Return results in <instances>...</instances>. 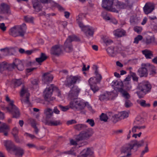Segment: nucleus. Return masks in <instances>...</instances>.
Instances as JSON below:
<instances>
[{
  "label": "nucleus",
  "mask_w": 157,
  "mask_h": 157,
  "mask_svg": "<svg viewBox=\"0 0 157 157\" xmlns=\"http://www.w3.org/2000/svg\"><path fill=\"white\" fill-rule=\"evenodd\" d=\"M144 143L143 140L139 141L136 140H132L122 147L121 149V152L122 153H126V156L129 157L132 154V151L136 152L138 147L143 146Z\"/></svg>",
  "instance_id": "f257e3e1"
},
{
  "label": "nucleus",
  "mask_w": 157,
  "mask_h": 157,
  "mask_svg": "<svg viewBox=\"0 0 157 157\" xmlns=\"http://www.w3.org/2000/svg\"><path fill=\"white\" fill-rule=\"evenodd\" d=\"M26 27L25 24L15 26L11 28L9 30V34L14 37H23L26 33Z\"/></svg>",
  "instance_id": "f03ea898"
},
{
  "label": "nucleus",
  "mask_w": 157,
  "mask_h": 157,
  "mask_svg": "<svg viewBox=\"0 0 157 157\" xmlns=\"http://www.w3.org/2000/svg\"><path fill=\"white\" fill-rule=\"evenodd\" d=\"M151 86L148 81H144L138 84L136 89L139 91H137L136 93L140 98H143V95L140 94V92L146 94L151 91Z\"/></svg>",
  "instance_id": "7ed1b4c3"
},
{
  "label": "nucleus",
  "mask_w": 157,
  "mask_h": 157,
  "mask_svg": "<svg viewBox=\"0 0 157 157\" xmlns=\"http://www.w3.org/2000/svg\"><path fill=\"white\" fill-rule=\"evenodd\" d=\"M152 72V74L155 73V67L150 63H142L141 67L139 68L137 71L138 75L140 77H147L148 75L147 71Z\"/></svg>",
  "instance_id": "20e7f679"
},
{
  "label": "nucleus",
  "mask_w": 157,
  "mask_h": 157,
  "mask_svg": "<svg viewBox=\"0 0 157 157\" xmlns=\"http://www.w3.org/2000/svg\"><path fill=\"white\" fill-rule=\"evenodd\" d=\"M6 100L9 102V105L6 108L7 110L12 114L13 117L17 118L19 117L20 113L18 108L13 104V101H11L8 95L6 96Z\"/></svg>",
  "instance_id": "39448f33"
},
{
  "label": "nucleus",
  "mask_w": 157,
  "mask_h": 157,
  "mask_svg": "<svg viewBox=\"0 0 157 157\" xmlns=\"http://www.w3.org/2000/svg\"><path fill=\"white\" fill-rule=\"evenodd\" d=\"M71 101L69 104L70 108L73 109L81 110L84 109L85 105L84 102L77 98H71Z\"/></svg>",
  "instance_id": "423d86ee"
},
{
  "label": "nucleus",
  "mask_w": 157,
  "mask_h": 157,
  "mask_svg": "<svg viewBox=\"0 0 157 157\" xmlns=\"http://www.w3.org/2000/svg\"><path fill=\"white\" fill-rule=\"evenodd\" d=\"M56 91L58 96L61 95V92L58 88L53 84L51 85L48 88H46L44 92V98L46 99L49 98L51 96L53 91Z\"/></svg>",
  "instance_id": "0eeeda50"
},
{
  "label": "nucleus",
  "mask_w": 157,
  "mask_h": 157,
  "mask_svg": "<svg viewBox=\"0 0 157 157\" xmlns=\"http://www.w3.org/2000/svg\"><path fill=\"white\" fill-rule=\"evenodd\" d=\"M93 133V129L91 128H88L87 129L82 132L77 137L76 141H79L83 140H87L91 136Z\"/></svg>",
  "instance_id": "6e6552de"
},
{
  "label": "nucleus",
  "mask_w": 157,
  "mask_h": 157,
  "mask_svg": "<svg viewBox=\"0 0 157 157\" xmlns=\"http://www.w3.org/2000/svg\"><path fill=\"white\" fill-rule=\"evenodd\" d=\"M20 95L22 97L21 101L22 104H28L29 103V97L30 94L28 89L24 86H23L21 90Z\"/></svg>",
  "instance_id": "1a4fd4ad"
},
{
  "label": "nucleus",
  "mask_w": 157,
  "mask_h": 157,
  "mask_svg": "<svg viewBox=\"0 0 157 157\" xmlns=\"http://www.w3.org/2000/svg\"><path fill=\"white\" fill-rule=\"evenodd\" d=\"M79 41V38L75 36H69L67 39L64 44L65 49L68 50L70 52L72 50V47L71 42L72 41Z\"/></svg>",
  "instance_id": "9d476101"
},
{
  "label": "nucleus",
  "mask_w": 157,
  "mask_h": 157,
  "mask_svg": "<svg viewBox=\"0 0 157 157\" xmlns=\"http://www.w3.org/2000/svg\"><path fill=\"white\" fill-rule=\"evenodd\" d=\"M113 0H102V6L108 10L118 13L117 10L113 7Z\"/></svg>",
  "instance_id": "9b49d317"
},
{
  "label": "nucleus",
  "mask_w": 157,
  "mask_h": 157,
  "mask_svg": "<svg viewBox=\"0 0 157 157\" xmlns=\"http://www.w3.org/2000/svg\"><path fill=\"white\" fill-rule=\"evenodd\" d=\"M79 81L80 78L78 77L71 76L67 78L65 81V84L66 86L70 87L76 83V82H79Z\"/></svg>",
  "instance_id": "f8f14e48"
},
{
  "label": "nucleus",
  "mask_w": 157,
  "mask_h": 157,
  "mask_svg": "<svg viewBox=\"0 0 157 157\" xmlns=\"http://www.w3.org/2000/svg\"><path fill=\"white\" fill-rule=\"evenodd\" d=\"M81 91L80 89L76 86H73L68 94V97L70 98H77Z\"/></svg>",
  "instance_id": "ddd939ff"
},
{
  "label": "nucleus",
  "mask_w": 157,
  "mask_h": 157,
  "mask_svg": "<svg viewBox=\"0 0 157 157\" xmlns=\"http://www.w3.org/2000/svg\"><path fill=\"white\" fill-rule=\"evenodd\" d=\"M155 6L152 3L148 2L145 4L143 7V10L146 14L151 13L154 10Z\"/></svg>",
  "instance_id": "4468645a"
},
{
  "label": "nucleus",
  "mask_w": 157,
  "mask_h": 157,
  "mask_svg": "<svg viewBox=\"0 0 157 157\" xmlns=\"http://www.w3.org/2000/svg\"><path fill=\"white\" fill-rule=\"evenodd\" d=\"M4 146L6 147L7 150L10 152L11 151H15L16 147L13 143L10 140H5L3 142Z\"/></svg>",
  "instance_id": "2eb2a0df"
},
{
  "label": "nucleus",
  "mask_w": 157,
  "mask_h": 157,
  "mask_svg": "<svg viewBox=\"0 0 157 157\" xmlns=\"http://www.w3.org/2000/svg\"><path fill=\"white\" fill-rule=\"evenodd\" d=\"M82 30L84 32L85 34L88 37L92 36L94 33V29L90 26L84 25L82 28Z\"/></svg>",
  "instance_id": "dca6fc26"
},
{
  "label": "nucleus",
  "mask_w": 157,
  "mask_h": 157,
  "mask_svg": "<svg viewBox=\"0 0 157 157\" xmlns=\"http://www.w3.org/2000/svg\"><path fill=\"white\" fill-rule=\"evenodd\" d=\"M88 82L90 85L91 89L94 93L99 90V87L96 85L97 82H95L94 77L91 78L89 80Z\"/></svg>",
  "instance_id": "f3484780"
},
{
  "label": "nucleus",
  "mask_w": 157,
  "mask_h": 157,
  "mask_svg": "<svg viewBox=\"0 0 157 157\" xmlns=\"http://www.w3.org/2000/svg\"><path fill=\"white\" fill-rule=\"evenodd\" d=\"M51 53L56 56H59L62 53V48L59 45H56L53 46L51 49Z\"/></svg>",
  "instance_id": "a211bd4d"
},
{
  "label": "nucleus",
  "mask_w": 157,
  "mask_h": 157,
  "mask_svg": "<svg viewBox=\"0 0 157 157\" xmlns=\"http://www.w3.org/2000/svg\"><path fill=\"white\" fill-rule=\"evenodd\" d=\"M52 75L49 73L44 74L43 76L42 80L45 84H48L51 82L53 79Z\"/></svg>",
  "instance_id": "6ab92c4d"
},
{
  "label": "nucleus",
  "mask_w": 157,
  "mask_h": 157,
  "mask_svg": "<svg viewBox=\"0 0 157 157\" xmlns=\"http://www.w3.org/2000/svg\"><path fill=\"white\" fill-rule=\"evenodd\" d=\"M93 154V152L90 148L84 149L80 153L78 157H88L92 155Z\"/></svg>",
  "instance_id": "aec40b11"
},
{
  "label": "nucleus",
  "mask_w": 157,
  "mask_h": 157,
  "mask_svg": "<svg viewBox=\"0 0 157 157\" xmlns=\"http://www.w3.org/2000/svg\"><path fill=\"white\" fill-rule=\"evenodd\" d=\"M1 13L8 15L11 14L10 6L6 4L2 3L1 4Z\"/></svg>",
  "instance_id": "412c9836"
},
{
  "label": "nucleus",
  "mask_w": 157,
  "mask_h": 157,
  "mask_svg": "<svg viewBox=\"0 0 157 157\" xmlns=\"http://www.w3.org/2000/svg\"><path fill=\"white\" fill-rule=\"evenodd\" d=\"M61 124L60 121L55 120H47L45 124L50 126H56Z\"/></svg>",
  "instance_id": "4be33fe9"
},
{
  "label": "nucleus",
  "mask_w": 157,
  "mask_h": 157,
  "mask_svg": "<svg viewBox=\"0 0 157 157\" xmlns=\"http://www.w3.org/2000/svg\"><path fill=\"white\" fill-rule=\"evenodd\" d=\"M114 35L117 37H121L126 35V32L123 29H119L113 32Z\"/></svg>",
  "instance_id": "5701e85b"
},
{
  "label": "nucleus",
  "mask_w": 157,
  "mask_h": 157,
  "mask_svg": "<svg viewBox=\"0 0 157 157\" xmlns=\"http://www.w3.org/2000/svg\"><path fill=\"white\" fill-rule=\"evenodd\" d=\"M106 51L109 56L111 57H114L117 54L116 48L113 46L108 47L106 49Z\"/></svg>",
  "instance_id": "b1692460"
},
{
  "label": "nucleus",
  "mask_w": 157,
  "mask_h": 157,
  "mask_svg": "<svg viewBox=\"0 0 157 157\" xmlns=\"http://www.w3.org/2000/svg\"><path fill=\"white\" fill-rule=\"evenodd\" d=\"M14 63L15 64L16 68L19 71H22L24 69V66L21 61L18 59L14 61Z\"/></svg>",
  "instance_id": "393cba45"
},
{
  "label": "nucleus",
  "mask_w": 157,
  "mask_h": 157,
  "mask_svg": "<svg viewBox=\"0 0 157 157\" xmlns=\"http://www.w3.org/2000/svg\"><path fill=\"white\" fill-rule=\"evenodd\" d=\"M137 102L141 107L144 108H149L151 106V104L150 103H147L145 100L143 99L137 100Z\"/></svg>",
  "instance_id": "a878e982"
},
{
  "label": "nucleus",
  "mask_w": 157,
  "mask_h": 157,
  "mask_svg": "<svg viewBox=\"0 0 157 157\" xmlns=\"http://www.w3.org/2000/svg\"><path fill=\"white\" fill-rule=\"evenodd\" d=\"M128 116V114L127 112L123 111L118 113L117 115H115V117L120 119H122L125 118L127 117Z\"/></svg>",
  "instance_id": "bb28decb"
},
{
  "label": "nucleus",
  "mask_w": 157,
  "mask_h": 157,
  "mask_svg": "<svg viewBox=\"0 0 157 157\" xmlns=\"http://www.w3.org/2000/svg\"><path fill=\"white\" fill-rule=\"evenodd\" d=\"M14 151H16L15 155L16 157H22L24 154L23 150L20 147H16V149Z\"/></svg>",
  "instance_id": "cd10ccee"
},
{
  "label": "nucleus",
  "mask_w": 157,
  "mask_h": 157,
  "mask_svg": "<svg viewBox=\"0 0 157 157\" xmlns=\"http://www.w3.org/2000/svg\"><path fill=\"white\" fill-rule=\"evenodd\" d=\"M44 114L46 116L47 118H49L53 116V111L52 110L48 108L45 109L44 111Z\"/></svg>",
  "instance_id": "c85d7f7f"
},
{
  "label": "nucleus",
  "mask_w": 157,
  "mask_h": 157,
  "mask_svg": "<svg viewBox=\"0 0 157 157\" xmlns=\"http://www.w3.org/2000/svg\"><path fill=\"white\" fill-rule=\"evenodd\" d=\"M142 53L147 59H151L153 56L152 52L148 50H145L143 51Z\"/></svg>",
  "instance_id": "c756f323"
},
{
  "label": "nucleus",
  "mask_w": 157,
  "mask_h": 157,
  "mask_svg": "<svg viewBox=\"0 0 157 157\" xmlns=\"http://www.w3.org/2000/svg\"><path fill=\"white\" fill-rule=\"evenodd\" d=\"M96 69L95 71V74L96 75V77H94L95 78V82H100L102 79V76L101 75L98 73V67L96 66Z\"/></svg>",
  "instance_id": "7c9ffc66"
},
{
  "label": "nucleus",
  "mask_w": 157,
  "mask_h": 157,
  "mask_svg": "<svg viewBox=\"0 0 157 157\" xmlns=\"http://www.w3.org/2000/svg\"><path fill=\"white\" fill-rule=\"evenodd\" d=\"M47 58V57L45 55L44 53H41L40 57L39 58H36V61L39 63H41Z\"/></svg>",
  "instance_id": "2f4dec72"
},
{
  "label": "nucleus",
  "mask_w": 157,
  "mask_h": 157,
  "mask_svg": "<svg viewBox=\"0 0 157 157\" xmlns=\"http://www.w3.org/2000/svg\"><path fill=\"white\" fill-rule=\"evenodd\" d=\"M35 2H33V7L36 11L38 12L41 9V6L39 5V2L37 0H35Z\"/></svg>",
  "instance_id": "473e14b6"
},
{
  "label": "nucleus",
  "mask_w": 157,
  "mask_h": 157,
  "mask_svg": "<svg viewBox=\"0 0 157 157\" xmlns=\"http://www.w3.org/2000/svg\"><path fill=\"white\" fill-rule=\"evenodd\" d=\"M87 127V126L83 124H78L75 125L74 126V128L78 131L85 129Z\"/></svg>",
  "instance_id": "72a5a7b5"
},
{
  "label": "nucleus",
  "mask_w": 157,
  "mask_h": 157,
  "mask_svg": "<svg viewBox=\"0 0 157 157\" xmlns=\"http://www.w3.org/2000/svg\"><path fill=\"white\" fill-rule=\"evenodd\" d=\"M9 127L8 125L5 123H3L0 126V132L9 131Z\"/></svg>",
  "instance_id": "f704fd0d"
},
{
  "label": "nucleus",
  "mask_w": 157,
  "mask_h": 157,
  "mask_svg": "<svg viewBox=\"0 0 157 157\" xmlns=\"http://www.w3.org/2000/svg\"><path fill=\"white\" fill-rule=\"evenodd\" d=\"M155 38L154 36H151L148 38H147L145 40L144 42L147 44H149L151 43H154L155 42Z\"/></svg>",
  "instance_id": "c9c22d12"
},
{
  "label": "nucleus",
  "mask_w": 157,
  "mask_h": 157,
  "mask_svg": "<svg viewBox=\"0 0 157 157\" xmlns=\"http://www.w3.org/2000/svg\"><path fill=\"white\" fill-rule=\"evenodd\" d=\"M7 63L6 62L0 63V72L7 70Z\"/></svg>",
  "instance_id": "e433bc0d"
},
{
  "label": "nucleus",
  "mask_w": 157,
  "mask_h": 157,
  "mask_svg": "<svg viewBox=\"0 0 157 157\" xmlns=\"http://www.w3.org/2000/svg\"><path fill=\"white\" fill-rule=\"evenodd\" d=\"M144 122V119L140 116H137L134 121L135 123L137 125L141 124Z\"/></svg>",
  "instance_id": "4c0bfd02"
},
{
  "label": "nucleus",
  "mask_w": 157,
  "mask_h": 157,
  "mask_svg": "<svg viewBox=\"0 0 157 157\" xmlns=\"http://www.w3.org/2000/svg\"><path fill=\"white\" fill-rule=\"evenodd\" d=\"M12 83L15 87H17L22 84V81L21 79H13L12 80Z\"/></svg>",
  "instance_id": "58836bf2"
},
{
  "label": "nucleus",
  "mask_w": 157,
  "mask_h": 157,
  "mask_svg": "<svg viewBox=\"0 0 157 157\" xmlns=\"http://www.w3.org/2000/svg\"><path fill=\"white\" fill-rule=\"evenodd\" d=\"M125 6H124V3L119 2L118 1L116 4V6L117 9H121L125 8Z\"/></svg>",
  "instance_id": "ea45409f"
},
{
  "label": "nucleus",
  "mask_w": 157,
  "mask_h": 157,
  "mask_svg": "<svg viewBox=\"0 0 157 157\" xmlns=\"http://www.w3.org/2000/svg\"><path fill=\"white\" fill-rule=\"evenodd\" d=\"M82 18V15H79L76 17V20L77 22L79 25V27L82 28L84 25L81 22Z\"/></svg>",
  "instance_id": "a19ab883"
},
{
  "label": "nucleus",
  "mask_w": 157,
  "mask_h": 157,
  "mask_svg": "<svg viewBox=\"0 0 157 157\" xmlns=\"http://www.w3.org/2000/svg\"><path fill=\"white\" fill-rule=\"evenodd\" d=\"M108 95L107 92L104 93L100 95L99 99L101 101H102L105 100H109Z\"/></svg>",
  "instance_id": "79ce46f5"
},
{
  "label": "nucleus",
  "mask_w": 157,
  "mask_h": 157,
  "mask_svg": "<svg viewBox=\"0 0 157 157\" xmlns=\"http://www.w3.org/2000/svg\"><path fill=\"white\" fill-rule=\"evenodd\" d=\"M125 8H131L132 6V2L129 0H126L124 3Z\"/></svg>",
  "instance_id": "37998d69"
},
{
  "label": "nucleus",
  "mask_w": 157,
  "mask_h": 157,
  "mask_svg": "<svg viewBox=\"0 0 157 157\" xmlns=\"http://www.w3.org/2000/svg\"><path fill=\"white\" fill-rule=\"evenodd\" d=\"M100 118L101 121L106 122L108 119V117L106 114L102 113L100 116Z\"/></svg>",
  "instance_id": "c03bdc74"
},
{
  "label": "nucleus",
  "mask_w": 157,
  "mask_h": 157,
  "mask_svg": "<svg viewBox=\"0 0 157 157\" xmlns=\"http://www.w3.org/2000/svg\"><path fill=\"white\" fill-rule=\"evenodd\" d=\"M7 70L9 71H12L16 68L15 64L14 63V61L12 64H8L7 63Z\"/></svg>",
  "instance_id": "a18cd8bd"
},
{
  "label": "nucleus",
  "mask_w": 157,
  "mask_h": 157,
  "mask_svg": "<svg viewBox=\"0 0 157 157\" xmlns=\"http://www.w3.org/2000/svg\"><path fill=\"white\" fill-rule=\"evenodd\" d=\"M142 39L143 36L141 35H138L135 38L133 43L136 44H138L139 43V41L141 40Z\"/></svg>",
  "instance_id": "49530a36"
},
{
  "label": "nucleus",
  "mask_w": 157,
  "mask_h": 157,
  "mask_svg": "<svg viewBox=\"0 0 157 157\" xmlns=\"http://www.w3.org/2000/svg\"><path fill=\"white\" fill-rule=\"evenodd\" d=\"M122 96L127 99L130 98V96L129 94L126 91L123 90L122 92Z\"/></svg>",
  "instance_id": "de8ad7c7"
},
{
  "label": "nucleus",
  "mask_w": 157,
  "mask_h": 157,
  "mask_svg": "<svg viewBox=\"0 0 157 157\" xmlns=\"http://www.w3.org/2000/svg\"><path fill=\"white\" fill-rule=\"evenodd\" d=\"M145 147L144 148V150L142 151V155H144V154L146 152H147L149 151V149L148 147V142L147 141L145 142Z\"/></svg>",
  "instance_id": "09e8293b"
},
{
  "label": "nucleus",
  "mask_w": 157,
  "mask_h": 157,
  "mask_svg": "<svg viewBox=\"0 0 157 157\" xmlns=\"http://www.w3.org/2000/svg\"><path fill=\"white\" fill-rule=\"evenodd\" d=\"M115 48H116V50L117 51V53L121 52L124 49V48L121 44L118 45L117 46L115 47Z\"/></svg>",
  "instance_id": "8fccbe9b"
},
{
  "label": "nucleus",
  "mask_w": 157,
  "mask_h": 157,
  "mask_svg": "<svg viewBox=\"0 0 157 157\" xmlns=\"http://www.w3.org/2000/svg\"><path fill=\"white\" fill-rule=\"evenodd\" d=\"M59 107L62 111L63 112L66 111L69 109L68 106H63L60 105H59Z\"/></svg>",
  "instance_id": "3c124183"
},
{
  "label": "nucleus",
  "mask_w": 157,
  "mask_h": 157,
  "mask_svg": "<svg viewBox=\"0 0 157 157\" xmlns=\"http://www.w3.org/2000/svg\"><path fill=\"white\" fill-rule=\"evenodd\" d=\"M86 122L88 123L91 127L94 126L95 123L94 121L92 119H88L86 121Z\"/></svg>",
  "instance_id": "603ef678"
},
{
  "label": "nucleus",
  "mask_w": 157,
  "mask_h": 157,
  "mask_svg": "<svg viewBox=\"0 0 157 157\" xmlns=\"http://www.w3.org/2000/svg\"><path fill=\"white\" fill-rule=\"evenodd\" d=\"M132 105L131 101L128 99H126L125 101V105L126 108H128L131 106Z\"/></svg>",
  "instance_id": "864d4df0"
},
{
  "label": "nucleus",
  "mask_w": 157,
  "mask_h": 157,
  "mask_svg": "<svg viewBox=\"0 0 157 157\" xmlns=\"http://www.w3.org/2000/svg\"><path fill=\"white\" fill-rule=\"evenodd\" d=\"M24 20L28 22H32L33 21V18L32 17H29L28 16L24 17Z\"/></svg>",
  "instance_id": "5fc2aeb1"
},
{
  "label": "nucleus",
  "mask_w": 157,
  "mask_h": 157,
  "mask_svg": "<svg viewBox=\"0 0 157 157\" xmlns=\"http://www.w3.org/2000/svg\"><path fill=\"white\" fill-rule=\"evenodd\" d=\"M142 29L141 27L138 26L135 27L134 28V30L138 33H140L141 32Z\"/></svg>",
  "instance_id": "6e6d98bb"
},
{
  "label": "nucleus",
  "mask_w": 157,
  "mask_h": 157,
  "mask_svg": "<svg viewBox=\"0 0 157 157\" xmlns=\"http://www.w3.org/2000/svg\"><path fill=\"white\" fill-rule=\"evenodd\" d=\"M18 132V129L15 127L13 128L12 133L14 136H15L17 135Z\"/></svg>",
  "instance_id": "4d7b16f0"
},
{
  "label": "nucleus",
  "mask_w": 157,
  "mask_h": 157,
  "mask_svg": "<svg viewBox=\"0 0 157 157\" xmlns=\"http://www.w3.org/2000/svg\"><path fill=\"white\" fill-rule=\"evenodd\" d=\"M31 82L33 85H36L38 84L39 81L38 78H35V79H33L32 78L31 79Z\"/></svg>",
  "instance_id": "13d9d810"
},
{
  "label": "nucleus",
  "mask_w": 157,
  "mask_h": 157,
  "mask_svg": "<svg viewBox=\"0 0 157 157\" xmlns=\"http://www.w3.org/2000/svg\"><path fill=\"white\" fill-rule=\"evenodd\" d=\"M131 75L133 80L136 81H138V77L137 76L135 73L132 72L131 73Z\"/></svg>",
  "instance_id": "bf43d9fd"
},
{
  "label": "nucleus",
  "mask_w": 157,
  "mask_h": 157,
  "mask_svg": "<svg viewBox=\"0 0 157 157\" xmlns=\"http://www.w3.org/2000/svg\"><path fill=\"white\" fill-rule=\"evenodd\" d=\"M108 94L109 99H113L115 97V94L113 92H107Z\"/></svg>",
  "instance_id": "052dcab7"
},
{
  "label": "nucleus",
  "mask_w": 157,
  "mask_h": 157,
  "mask_svg": "<svg viewBox=\"0 0 157 157\" xmlns=\"http://www.w3.org/2000/svg\"><path fill=\"white\" fill-rule=\"evenodd\" d=\"M119 85V82L116 80H113L111 83V86L113 87H116V86Z\"/></svg>",
  "instance_id": "680f3d73"
},
{
  "label": "nucleus",
  "mask_w": 157,
  "mask_h": 157,
  "mask_svg": "<svg viewBox=\"0 0 157 157\" xmlns=\"http://www.w3.org/2000/svg\"><path fill=\"white\" fill-rule=\"evenodd\" d=\"M30 123L31 124V126L33 127H34L36 126V121L33 119H31L30 121Z\"/></svg>",
  "instance_id": "e2e57ef3"
},
{
  "label": "nucleus",
  "mask_w": 157,
  "mask_h": 157,
  "mask_svg": "<svg viewBox=\"0 0 157 157\" xmlns=\"http://www.w3.org/2000/svg\"><path fill=\"white\" fill-rule=\"evenodd\" d=\"M104 42L107 45H108L110 44L113 42L110 39H105L104 40Z\"/></svg>",
  "instance_id": "0e129e2a"
},
{
  "label": "nucleus",
  "mask_w": 157,
  "mask_h": 157,
  "mask_svg": "<svg viewBox=\"0 0 157 157\" xmlns=\"http://www.w3.org/2000/svg\"><path fill=\"white\" fill-rule=\"evenodd\" d=\"M62 154H71V155H76L75 153L74 152V151L71 150L69 151L63 152H62Z\"/></svg>",
  "instance_id": "69168bd1"
},
{
  "label": "nucleus",
  "mask_w": 157,
  "mask_h": 157,
  "mask_svg": "<svg viewBox=\"0 0 157 157\" xmlns=\"http://www.w3.org/2000/svg\"><path fill=\"white\" fill-rule=\"evenodd\" d=\"M6 27L5 26L4 23L0 24V29L3 31H4L6 30Z\"/></svg>",
  "instance_id": "338daca9"
},
{
  "label": "nucleus",
  "mask_w": 157,
  "mask_h": 157,
  "mask_svg": "<svg viewBox=\"0 0 157 157\" xmlns=\"http://www.w3.org/2000/svg\"><path fill=\"white\" fill-rule=\"evenodd\" d=\"M77 123V121L74 120H72L68 121L67 122V125L71 124Z\"/></svg>",
  "instance_id": "774afa93"
}]
</instances>
